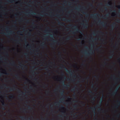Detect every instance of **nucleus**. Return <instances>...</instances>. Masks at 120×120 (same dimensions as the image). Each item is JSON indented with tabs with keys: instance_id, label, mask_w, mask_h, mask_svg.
Returning a JSON list of instances; mask_svg holds the SVG:
<instances>
[{
	"instance_id": "obj_1",
	"label": "nucleus",
	"mask_w": 120,
	"mask_h": 120,
	"mask_svg": "<svg viewBox=\"0 0 120 120\" xmlns=\"http://www.w3.org/2000/svg\"><path fill=\"white\" fill-rule=\"evenodd\" d=\"M62 66L60 67V68L62 69V68H64L66 70V71L71 76H72L73 75V73L71 71H69L67 68L63 64H62Z\"/></svg>"
},
{
	"instance_id": "obj_2",
	"label": "nucleus",
	"mask_w": 120,
	"mask_h": 120,
	"mask_svg": "<svg viewBox=\"0 0 120 120\" xmlns=\"http://www.w3.org/2000/svg\"><path fill=\"white\" fill-rule=\"evenodd\" d=\"M73 27L74 28L75 30L73 31H71V32L73 34H75V32H81V31L80 30L79 28H78L77 27V26H73Z\"/></svg>"
},
{
	"instance_id": "obj_3",
	"label": "nucleus",
	"mask_w": 120,
	"mask_h": 120,
	"mask_svg": "<svg viewBox=\"0 0 120 120\" xmlns=\"http://www.w3.org/2000/svg\"><path fill=\"white\" fill-rule=\"evenodd\" d=\"M92 49H90V52L87 53L86 52H85V53L86 56H88L90 55H91L94 54V52L92 51Z\"/></svg>"
},
{
	"instance_id": "obj_4",
	"label": "nucleus",
	"mask_w": 120,
	"mask_h": 120,
	"mask_svg": "<svg viewBox=\"0 0 120 120\" xmlns=\"http://www.w3.org/2000/svg\"><path fill=\"white\" fill-rule=\"evenodd\" d=\"M99 15V16H100L99 14H98V13H96L91 14L90 15V16L91 18H94L96 19H98V18L97 17V15Z\"/></svg>"
},
{
	"instance_id": "obj_5",
	"label": "nucleus",
	"mask_w": 120,
	"mask_h": 120,
	"mask_svg": "<svg viewBox=\"0 0 120 120\" xmlns=\"http://www.w3.org/2000/svg\"><path fill=\"white\" fill-rule=\"evenodd\" d=\"M83 26V27L84 28H87L88 27V21L86 20H85V23H83L82 24Z\"/></svg>"
},
{
	"instance_id": "obj_6",
	"label": "nucleus",
	"mask_w": 120,
	"mask_h": 120,
	"mask_svg": "<svg viewBox=\"0 0 120 120\" xmlns=\"http://www.w3.org/2000/svg\"><path fill=\"white\" fill-rule=\"evenodd\" d=\"M120 86L117 87L114 91L113 92L112 94V95L114 96L116 95Z\"/></svg>"
},
{
	"instance_id": "obj_7",
	"label": "nucleus",
	"mask_w": 120,
	"mask_h": 120,
	"mask_svg": "<svg viewBox=\"0 0 120 120\" xmlns=\"http://www.w3.org/2000/svg\"><path fill=\"white\" fill-rule=\"evenodd\" d=\"M80 7V6H79V7L76 8H75V9L77 10H80V11H82V13L83 14L86 15L87 17L88 16H89L88 14L87 13V12H84V11H82V10H80L79 8Z\"/></svg>"
},
{
	"instance_id": "obj_8",
	"label": "nucleus",
	"mask_w": 120,
	"mask_h": 120,
	"mask_svg": "<svg viewBox=\"0 0 120 120\" xmlns=\"http://www.w3.org/2000/svg\"><path fill=\"white\" fill-rule=\"evenodd\" d=\"M98 22L99 24L102 25L103 27H105L106 23L105 22H101L100 20H99L98 21Z\"/></svg>"
},
{
	"instance_id": "obj_9",
	"label": "nucleus",
	"mask_w": 120,
	"mask_h": 120,
	"mask_svg": "<svg viewBox=\"0 0 120 120\" xmlns=\"http://www.w3.org/2000/svg\"><path fill=\"white\" fill-rule=\"evenodd\" d=\"M102 95L103 96L101 98V100L99 102V103L98 105H97L96 106V107L97 108L98 107H100L102 105V100L103 98V94Z\"/></svg>"
},
{
	"instance_id": "obj_10",
	"label": "nucleus",
	"mask_w": 120,
	"mask_h": 120,
	"mask_svg": "<svg viewBox=\"0 0 120 120\" xmlns=\"http://www.w3.org/2000/svg\"><path fill=\"white\" fill-rule=\"evenodd\" d=\"M14 33V32L12 31H10L9 32H7L6 33H4L2 34L5 35L6 36H8L10 35L11 34H12V33Z\"/></svg>"
},
{
	"instance_id": "obj_11",
	"label": "nucleus",
	"mask_w": 120,
	"mask_h": 120,
	"mask_svg": "<svg viewBox=\"0 0 120 120\" xmlns=\"http://www.w3.org/2000/svg\"><path fill=\"white\" fill-rule=\"evenodd\" d=\"M50 37H51L53 40V42L54 43H57V41L55 40H54L53 39V34H51L50 35Z\"/></svg>"
},
{
	"instance_id": "obj_12",
	"label": "nucleus",
	"mask_w": 120,
	"mask_h": 120,
	"mask_svg": "<svg viewBox=\"0 0 120 120\" xmlns=\"http://www.w3.org/2000/svg\"><path fill=\"white\" fill-rule=\"evenodd\" d=\"M62 83L63 84V86L65 88H67V87H69L70 86L69 85H66L64 84V81H63L62 82Z\"/></svg>"
},
{
	"instance_id": "obj_13",
	"label": "nucleus",
	"mask_w": 120,
	"mask_h": 120,
	"mask_svg": "<svg viewBox=\"0 0 120 120\" xmlns=\"http://www.w3.org/2000/svg\"><path fill=\"white\" fill-rule=\"evenodd\" d=\"M115 23H113L111 25V30H113L115 25Z\"/></svg>"
},
{
	"instance_id": "obj_14",
	"label": "nucleus",
	"mask_w": 120,
	"mask_h": 120,
	"mask_svg": "<svg viewBox=\"0 0 120 120\" xmlns=\"http://www.w3.org/2000/svg\"><path fill=\"white\" fill-rule=\"evenodd\" d=\"M90 108L92 110L94 113L95 114H96L95 110L96 109L95 107H94L93 108L90 107Z\"/></svg>"
},
{
	"instance_id": "obj_15",
	"label": "nucleus",
	"mask_w": 120,
	"mask_h": 120,
	"mask_svg": "<svg viewBox=\"0 0 120 120\" xmlns=\"http://www.w3.org/2000/svg\"><path fill=\"white\" fill-rule=\"evenodd\" d=\"M35 13L32 11L31 12H30L29 13H26V15L28 16L29 14L35 15Z\"/></svg>"
},
{
	"instance_id": "obj_16",
	"label": "nucleus",
	"mask_w": 120,
	"mask_h": 120,
	"mask_svg": "<svg viewBox=\"0 0 120 120\" xmlns=\"http://www.w3.org/2000/svg\"><path fill=\"white\" fill-rule=\"evenodd\" d=\"M62 20L64 21H65L66 22H70L71 21V20L70 19H68L65 18H63Z\"/></svg>"
},
{
	"instance_id": "obj_17",
	"label": "nucleus",
	"mask_w": 120,
	"mask_h": 120,
	"mask_svg": "<svg viewBox=\"0 0 120 120\" xmlns=\"http://www.w3.org/2000/svg\"><path fill=\"white\" fill-rule=\"evenodd\" d=\"M9 88L10 89L9 91H13L14 90H15V87H9Z\"/></svg>"
},
{
	"instance_id": "obj_18",
	"label": "nucleus",
	"mask_w": 120,
	"mask_h": 120,
	"mask_svg": "<svg viewBox=\"0 0 120 120\" xmlns=\"http://www.w3.org/2000/svg\"><path fill=\"white\" fill-rule=\"evenodd\" d=\"M58 25H60L63 26H64L65 25V24L63 22H61L60 21H59L58 22Z\"/></svg>"
},
{
	"instance_id": "obj_19",
	"label": "nucleus",
	"mask_w": 120,
	"mask_h": 120,
	"mask_svg": "<svg viewBox=\"0 0 120 120\" xmlns=\"http://www.w3.org/2000/svg\"><path fill=\"white\" fill-rule=\"evenodd\" d=\"M61 95V96L63 97H64V90H62L61 91H60Z\"/></svg>"
},
{
	"instance_id": "obj_20",
	"label": "nucleus",
	"mask_w": 120,
	"mask_h": 120,
	"mask_svg": "<svg viewBox=\"0 0 120 120\" xmlns=\"http://www.w3.org/2000/svg\"><path fill=\"white\" fill-rule=\"evenodd\" d=\"M19 64H20V66L21 67H23L24 68H27V67L26 65H24V64H21V63L19 62Z\"/></svg>"
},
{
	"instance_id": "obj_21",
	"label": "nucleus",
	"mask_w": 120,
	"mask_h": 120,
	"mask_svg": "<svg viewBox=\"0 0 120 120\" xmlns=\"http://www.w3.org/2000/svg\"><path fill=\"white\" fill-rule=\"evenodd\" d=\"M111 53H112V55H111L110 56H109V58L110 59L112 58L113 57V56L114 55L113 54L114 52V51H111Z\"/></svg>"
},
{
	"instance_id": "obj_22",
	"label": "nucleus",
	"mask_w": 120,
	"mask_h": 120,
	"mask_svg": "<svg viewBox=\"0 0 120 120\" xmlns=\"http://www.w3.org/2000/svg\"><path fill=\"white\" fill-rule=\"evenodd\" d=\"M22 120H27L26 119V117L23 116H20Z\"/></svg>"
},
{
	"instance_id": "obj_23",
	"label": "nucleus",
	"mask_w": 120,
	"mask_h": 120,
	"mask_svg": "<svg viewBox=\"0 0 120 120\" xmlns=\"http://www.w3.org/2000/svg\"><path fill=\"white\" fill-rule=\"evenodd\" d=\"M7 2L10 3H12L15 2L14 0H7Z\"/></svg>"
},
{
	"instance_id": "obj_24",
	"label": "nucleus",
	"mask_w": 120,
	"mask_h": 120,
	"mask_svg": "<svg viewBox=\"0 0 120 120\" xmlns=\"http://www.w3.org/2000/svg\"><path fill=\"white\" fill-rule=\"evenodd\" d=\"M41 120H48V119L47 118L45 117L44 118L43 117L41 118Z\"/></svg>"
},
{
	"instance_id": "obj_25",
	"label": "nucleus",
	"mask_w": 120,
	"mask_h": 120,
	"mask_svg": "<svg viewBox=\"0 0 120 120\" xmlns=\"http://www.w3.org/2000/svg\"><path fill=\"white\" fill-rule=\"evenodd\" d=\"M41 45L42 46V48H43V47L45 46V43L44 42H42L41 44Z\"/></svg>"
},
{
	"instance_id": "obj_26",
	"label": "nucleus",
	"mask_w": 120,
	"mask_h": 120,
	"mask_svg": "<svg viewBox=\"0 0 120 120\" xmlns=\"http://www.w3.org/2000/svg\"><path fill=\"white\" fill-rule=\"evenodd\" d=\"M15 76L16 78L17 79H19L20 78V76L18 74L15 75Z\"/></svg>"
},
{
	"instance_id": "obj_27",
	"label": "nucleus",
	"mask_w": 120,
	"mask_h": 120,
	"mask_svg": "<svg viewBox=\"0 0 120 120\" xmlns=\"http://www.w3.org/2000/svg\"><path fill=\"white\" fill-rule=\"evenodd\" d=\"M15 62L14 61H12V63H10V64L12 65H15Z\"/></svg>"
},
{
	"instance_id": "obj_28",
	"label": "nucleus",
	"mask_w": 120,
	"mask_h": 120,
	"mask_svg": "<svg viewBox=\"0 0 120 120\" xmlns=\"http://www.w3.org/2000/svg\"><path fill=\"white\" fill-rule=\"evenodd\" d=\"M99 39L102 41L103 43H104L105 42V40L104 39L100 38V39Z\"/></svg>"
},
{
	"instance_id": "obj_29",
	"label": "nucleus",
	"mask_w": 120,
	"mask_h": 120,
	"mask_svg": "<svg viewBox=\"0 0 120 120\" xmlns=\"http://www.w3.org/2000/svg\"><path fill=\"white\" fill-rule=\"evenodd\" d=\"M54 104L55 105H56V106L57 105L58 106H59L60 105V103L58 102H57L56 103H54Z\"/></svg>"
},
{
	"instance_id": "obj_30",
	"label": "nucleus",
	"mask_w": 120,
	"mask_h": 120,
	"mask_svg": "<svg viewBox=\"0 0 120 120\" xmlns=\"http://www.w3.org/2000/svg\"><path fill=\"white\" fill-rule=\"evenodd\" d=\"M28 108L30 110H31L33 109V108L31 107L30 106H28Z\"/></svg>"
},
{
	"instance_id": "obj_31",
	"label": "nucleus",
	"mask_w": 120,
	"mask_h": 120,
	"mask_svg": "<svg viewBox=\"0 0 120 120\" xmlns=\"http://www.w3.org/2000/svg\"><path fill=\"white\" fill-rule=\"evenodd\" d=\"M81 103V104L83 106H85V103L83 102H80Z\"/></svg>"
},
{
	"instance_id": "obj_32",
	"label": "nucleus",
	"mask_w": 120,
	"mask_h": 120,
	"mask_svg": "<svg viewBox=\"0 0 120 120\" xmlns=\"http://www.w3.org/2000/svg\"><path fill=\"white\" fill-rule=\"evenodd\" d=\"M14 97V95L13 94H11V95L9 96V98H12Z\"/></svg>"
},
{
	"instance_id": "obj_33",
	"label": "nucleus",
	"mask_w": 120,
	"mask_h": 120,
	"mask_svg": "<svg viewBox=\"0 0 120 120\" xmlns=\"http://www.w3.org/2000/svg\"><path fill=\"white\" fill-rule=\"evenodd\" d=\"M2 105L4 106H5V104L4 102V100H3L2 101Z\"/></svg>"
},
{
	"instance_id": "obj_34",
	"label": "nucleus",
	"mask_w": 120,
	"mask_h": 120,
	"mask_svg": "<svg viewBox=\"0 0 120 120\" xmlns=\"http://www.w3.org/2000/svg\"><path fill=\"white\" fill-rule=\"evenodd\" d=\"M97 32H99L100 34H102V35H103L104 34V33H103V32H102L101 31H98Z\"/></svg>"
},
{
	"instance_id": "obj_35",
	"label": "nucleus",
	"mask_w": 120,
	"mask_h": 120,
	"mask_svg": "<svg viewBox=\"0 0 120 120\" xmlns=\"http://www.w3.org/2000/svg\"><path fill=\"white\" fill-rule=\"evenodd\" d=\"M18 92L19 93H20L21 92H22V94H23L24 95H25V93H24L23 92H22V91H21L20 90H19L18 91Z\"/></svg>"
},
{
	"instance_id": "obj_36",
	"label": "nucleus",
	"mask_w": 120,
	"mask_h": 120,
	"mask_svg": "<svg viewBox=\"0 0 120 120\" xmlns=\"http://www.w3.org/2000/svg\"><path fill=\"white\" fill-rule=\"evenodd\" d=\"M112 76L113 77L114 79L116 80H117L118 79V78H116L114 75H112Z\"/></svg>"
},
{
	"instance_id": "obj_37",
	"label": "nucleus",
	"mask_w": 120,
	"mask_h": 120,
	"mask_svg": "<svg viewBox=\"0 0 120 120\" xmlns=\"http://www.w3.org/2000/svg\"><path fill=\"white\" fill-rule=\"evenodd\" d=\"M102 111L103 112H105V110H103V109H98V111Z\"/></svg>"
},
{
	"instance_id": "obj_38",
	"label": "nucleus",
	"mask_w": 120,
	"mask_h": 120,
	"mask_svg": "<svg viewBox=\"0 0 120 120\" xmlns=\"http://www.w3.org/2000/svg\"><path fill=\"white\" fill-rule=\"evenodd\" d=\"M88 93L92 94H94V93L92 91L90 90H89L88 91Z\"/></svg>"
},
{
	"instance_id": "obj_39",
	"label": "nucleus",
	"mask_w": 120,
	"mask_h": 120,
	"mask_svg": "<svg viewBox=\"0 0 120 120\" xmlns=\"http://www.w3.org/2000/svg\"><path fill=\"white\" fill-rule=\"evenodd\" d=\"M76 87H75L72 88L71 90V91H74L75 90V88Z\"/></svg>"
},
{
	"instance_id": "obj_40",
	"label": "nucleus",
	"mask_w": 120,
	"mask_h": 120,
	"mask_svg": "<svg viewBox=\"0 0 120 120\" xmlns=\"http://www.w3.org/2000/svg\"><path fill=\"white\" fill-rule=\"evenodd\" d=\"M77 105L75 104V105L73 106V108L74 109H76L77 108Z\"/></svg>"
},
{
	"instance_id": "obj_41",
	"label": "nucleus",
	"mask_w": 120,
	"mask_h": 120,
	"mask_svg": "<svg viewBox=\"0 0 120 120\" xmlns=\"http://www.w3.org/2000/svg\"><path fill=\"white\" fill-rule=\"evenodd\" d=\"M88 5H90L91 6H93V5L92 4L90 3H88Z\"/></svg>"
},
{
	"instance_id": "obj_42",
	"label": "nucleus",
	"mask_w": 120,
	"mask_h": 120,
	"mask_svg": "<svg viewBox=\"0 0 120 120\" xmlns=\"http://www.w3.org/2000/svg\"><path fill=\"white\" fill-rule=\"evenodd\" d=\"M25 56L26 57H29V56L28 55L27 53H25Z\"/></svg>"
},
{
	"instance_id": "obj_43",
	"label": "nucleus",
	"mask_w": 120,
	"mask_h": 120,
	"mask_svg": "<svg viewBox=\"0 0 120 120\" xmlns=\"http://www.w3.org/2000/svg\"><path fill=\"white\" fill-rule=\"evenodd\" d=\"M64 97H63L60 100V102H61V101H64Z\"/></svg>"
},
{
	"instance_id": "obj_44",
	"label": "nucleus",
	"mask_w": 120,
	"mask_h": 120,
	"mask_svg": "<svg viewBox=\"0 0 120 120\" xmlns=\"http://www.w3.org/2000/svg\"><path fill=\"white\" fill-rule=\"evenodd\" d=\"M71 37V36H69L68 37L66 38L67 40H69L70 39V38Z\"/></svg>"
},
{
	"instance_id": "obj_45",
	"label": "nucleus",
	"mask_w": 120,
	"mask_h": 120,
	"mask_svg": "<svg viewBox=\"0 0 120 120\" xmlns=\"http://www.w3.org/2000/svg\"><path fill=\"white\" fill-rule=\"evenodd\" d=\"M111 4H110V3L109 2L108 4H107V6H110L111 5Z\"/></svg>"
},
{
	"instance_id": "obj_46",
	"label": "nucleus",
	"mask_w": 120,
	"mask_h": 120,
	"mask_svg": "<svg viewBox=\"0 0 120 120\" xmlns=\"http://www.w3.org/2000/svg\"><path fill=\"white\" fill-rule=\"evenodd\" d=\"M53 44H51V47L53 49H55V48H54V47H53V46H52V45H53Z\"/></svg>"
},
{
	"instance_id": "obj_47",
	"label": "nucleus",
	"mask_w": 120,
	"mask_h": 120,
	"mask_svg": "<svg viewBox=\"0 0 120 120\" xmlns=\"http://www.w3.org/2000/svg\"><path fill=\"white\" fill-rule=\"evenodd\" d=\"M117 21L118 22H120V19H117Z\"/></svg>"
},
{
	"instance_id": "obj_48",
	"label": "nucleus",
	"mask_w": 120,
	"mask_h": 120,
	"mask_svg": "<svg viewBox=\"0 0 120 120\" xmlns=\"http://www.w3.org/2000/svg\"><path fill=\"white\" fill-rule=\"evenodd\" d=\"M104 64L105 65H106L107 63L106 62L104 61Z\"/></svg>"
},
{
	"instance_id": "obj_49",
	"label": "nucleus",
	"mask_w": 120,
	"mask_h": 120,
	"mask_svg": "<svg viewBox=\"0 0 120 120\" xmlns=\"http://www.w3.org/2000/svg\"><path fill=\"white\" fill-rule=\"evenodd\" d=\"M68 80H70V81H71L73 82H74V81L73 80V79H68Z\"/></svg>"
},
{
	"instance_id": "obj_50",
	"label": "nucleus",
	"mask_w": 120,
	"mask_h": 120,
	"mask_svg": "<svg viewBox=\"0 0 120 120\" xmlns=\"http://www.w3.org/2000/svg\"><path fill=\"white\" fill-rule=\"evenodd\" d=\"M92 100L93 101H95V98H94V97H92Z\"/></svg>"
},
{
	"instance_id": "obj_51",
	"label": "nucleus",
	"mask_w": 120,
	"mask_h": 120,
	"mask_svg": "<svg viewBox=\"0 0 120 120\" xmlns=\"http://www.w3.org/2000/svg\"><path fill=\"white\" fill-rule=\"evenodd\" d=\"M73 46L74 47H75V48H77L78 49V46L76 45L75 46H74V45H73Z\"/></svg>"
},
{
	"instance_id": "obj_52",
	"label": "nucleus",
	"mask_w": 120,
	"mask_h": 120,
	"mask_svg": "<svg viewBox=\"0 0 120 120\" xmlns=\"http://www.w3.org/2000/svg\"><path fill=\"white\" fill-rule=\"evenodd\" d=\"M61 108L62 109H64V107L62 105H61Z\"/></svg>"
},
{
	"instance_id": "obj_53",
	"label": "nucleus",
	"mask_w": 120,
	"mask_h": 120,
	"mask_svg": "<svg viewBox=\"0 0 120 120\" xmlns=\"http://www.w3.org/2000/svg\"><path fill=\"white\" fill-rule=\"evenodd\" d=\"M118 44L117 43H116V45H115V46H113V47L114 48H115V47L117 45V46H118Z\"/></svg>"
},
{
	"instance_id": "obj_54",
	"label": "nucleus",
	"mask_w": 120,
	"mask_h": 120,
	"mask_svg": "<svg viewBox=\"0 0 120 120\" xmlns=\"http://www.w3.org/2000/svg\"><path fill=\"white\" fill-rule=\"evenodd\" d=\"M34 80L35 81H37L38 79H37L36 78L34 79Z\"/></svg>"
},
{
	"instance_id": "obj_55",
	"label": "nucleus",
	"mask_w": 120,
	"mask_h": 120,
	"mask_svg": "<svg viewBox=\"0 0 120 120\" xmlns=\"http://www.w3.org/2000/svg\"><path fill=\"white\" fill-rule=\"evenodd\" d=\"M91 87L92 88H93L94 87V84H92L91 85Z\"/></svg>"
},
{
	"instance_id": "obj_56",
	"label": "nucleus",
	"mask_w": 120,
	"mask_h": 120,
	"mask_svg": "<svg viewBox=\"0 0 120 120\" xmlns=\"http://www.w3.org/2000/svg\"><path fill=\"white\" fill-rule=\"evenodd\" d=\"M58 54L60 55V56H61V52H59L58 53Z\"/></svg>"
},
{
	"instance_id": "obj_57",
	"label": "nucleus",
	"mask_w": 120,
	"mask_h": 120,
	"mask_svg": "<svg viewBox=\"0 0 120 120\" xmlns=\"http://www.w3.org/2000/svg\"><path fill=\"white\" fill-rule=\"evenodd\" d=\"M93 34L94 35H96V33L94 32L93 33Z\"/></svg>"
},
{
	"instance_id": "obj_58",
	"label": "nucleus",
	"mask_w": 120,
	"mask_h": 120,
	"mask_svg": "<svg viewBox=\"0 0 120 120\" xmlns=\"http://www.w3.org/2000/svg\"><path fill=\"white\" fill-rule=\"evenodd\" d=\"M100 48V47H99L97 49H96V50L97 51H99V49Z\"/></svg>"
},
{
	"instance_id": "obj_59",
	"label": "nucleus",
	"mask_w": 120,
	"mask_h": 120,
	"mask_svg": "<svg viewBox=\"0 0 120 120\" xmlns=\"http://www.w3.org/2000/svg\"><path fill=\"white\" fill-rule=\"evenodd\" d=\"M117 102L118 103V104L119 105H120V101H117Z\"/></svg>"
},
{
	"instance_id": "obj_60",
	"label": "nucleus",
	"mask_w": 120,
	"mask_h": 120,
	"mask_svg": "<svg viewBox=\"0 0 120 120\" xmlns=\"http://www.w3.org/2000/svg\"><path fill=\"white\" fill-rule=\"evenodd\" d=\"M26 111V109H24L23 110V112H25Z\"/></svg>"
},
{
	"instance_id": "obj_61",
	"label": "nucleus",
	"mask_w": 120,
	"mask_h": 120,
	"mask_svg": "<svg viewBox=\"0 0 120 120\" xmlns=\"http://www.w3.org/2000/svg\"><path fill=\"white\" fill-rule=\"evenodd\" d=\"M14 41H16L17 42H18L19 41L17 40H14Z\"/></svg>"
},
{
	"instance_id": "obj_62",
	"label": "nucleus",
	"mask_w": 120,
	"mask_h": 120,
	"mask_svg": "<svg viewBox=\"0 0 120 120\" xmlns=\"http://www.w3.org/2000/svg\"><path fill=\"white\" fill-rule=\"evenodd\" d=\"M5 29L6 30H8L9 29L8 28V27H7Z\"/></svg>"
},
{
	"instance_id": "obj_63",
	"label": "nucleus",
	"mask_w": 120,
	"mask_h": 120,
	"mask_svg": "<svg viewBox=\"0 0 120 120\" xmlns=\"http://www.w3.org/2000/svg\"><path fill=\"white\" fill-rule=\"evenodd\" d=\"M94 77H95L97 79H98V77L96 76H94Z\"/></svg>"
},
{
	"instance_id": "obj_64",
	"label": "nucleus",
	"mask_w": 120,
	"mask_h": 120,
	"mask_svg": "<svg viewBox=\"0 0 120 120\" xmlns=\"http://www.w3.org/2000/svg\"><path fill=\"white\" fill-rule=\"evenodd\" d=\"M56 16L58 17H59L60 16V15L58 14H57L56 15Z\"/></svg>"
}]
</instances>
